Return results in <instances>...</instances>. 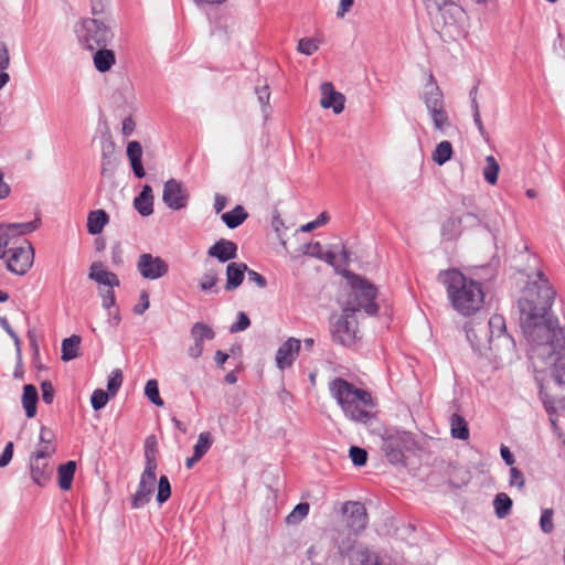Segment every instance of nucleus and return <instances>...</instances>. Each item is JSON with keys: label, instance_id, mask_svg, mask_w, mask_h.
<instances>
[{"label": "nucleus", "instance_id": "3", "mask_svg": "<svg viewBox=\"0 0 565 565\" xmlns=\"http://www.w3.org/2000/svg\"><path fill=\"white\" fill-rule=\"evenodd\" d=\"M329 388L347 418L362 424H366L373 418V413L367 409L374 407L370 392L358 388L342 377L332 380Z\"/></svg>", "mask_w": 565, "mask_h": 565}, {"label": "nucleus", "instance_id": "56", "mask_svg": "<svg viewBox=\"0 0 565 565\" xmlns=\"http://www.w3.org/2000/svg\"><path fill=\"white\" fill-rule=\"evenodd\" d=\"M510 486L518 487L519 489H523L525 484V479L523 472L515 467H511L510 469Z\"/></svg>", "mask_w": 565, "mask_h": 565}, {"label": "nucleus", "instance_id": "12", "mask_svg": "<svg viewBox=\"0 0 565 565\" xmlns=\"http://www.w3.org/2000/svg\"><path fill=\"white\" fill-rule=\"evenodd\" d=\"M190 194L183 183L177 179H169L163 184L162 201L173 211H179L188 205Z\"/></svg>", "mask_w": 565, "mask_h": 565}, {"label": "nucleus", "instance_id": "1", "mask_svg": "<svg viewBox=\"0 0 565 565\" xmlns=\"http://www.w3.org/2000/svg\"><path fill=\"white\" fill-rule=\"evenodd\" d=\"M520 326L533 355L552 361L565 355V331L552 313L521 316Z\"/></svg>", "mask_w": 565, "mask_h": 565}, {"label": "nucleus", "instance_id": "54", "mask_svg": "<svg viewBox=\"0 0 565 565\" xmlns=\"http://www.w3.org/2000/svg\"><path fill=\"white\" fill-rule=\"evenodd\" d=\"M302 252L305 255L312 256L318 259L324 258L322 245L319 242H310L303 245Z\"/></svg>", "mask_w": 565, "mask_h": 565}, {"label": "nucleus", "instance_id": "30", "mask_svg": "<svg viewBox=\"0 0 565 565\" xmlns=\"http://www.w3.org/2000/svg\"><path fill=\"white\" fill-rule=\"evenodd\" d=\"M40 218H35L30 222L10 223L1 226L2 230L7 233V236H9L12 239L15 236H21L34 232L40 226Z\"/></svg>", "mask_w": 565, "mask_h": 565}, {"label": "nucleus", "instance_id": "40", "mask_svg": "<svg viewBox=\"0 0 565 565\" xmlns=\"http://www.w3.org/2000/svg\"><path fill=\"white\" fill-rule=\"evenodd\" d=\"M145 395L156 406H163L164 402L159 393V384L157 380H148L145 386Z\"/></svg>", "mask_w": 565, "mask_h": 565}, {"label": "nucleus", "instance_id": "50", "mask_svg": "<svg viewBox=\"0 0 565 565\" xmlns=\"http://www.w3.org/2000/svg\"><path fill=\"white\" fill-rule=\"evenodd\" d=\"M540 526L541 530L550 534L554 530V523H553V510L552 509H544L541 514L540 519Z\"/></svg>", "mask_w": 565, "mask_h": 565}, {"label": "nucleus", "instance_id": "35", "mask_svg": "<svg viewBox=\"0 0 565 565\" xmlns=\"http://www.w3.org/2000/svg\"><path fill=\"white\" fill-rule=\"evenodd\" d=\"M461 222L460 217L450 216L448 217L441 225L440 234L444 239L451 241L460 235L461 232Z\"/></svg>", "mask_w": 565, "mask_h": 565}, {"label": "nucleus", "instance_id": "55", "mask_svg": "<svg viewBox=\"0 0 565 565\" xmlns=\"http://www.w3.org/2000/svg\"><path fill=\"white\" fill-rule=\"evenodd\" d=\"M545 408L550 415L562 412L565 413V397L552 398L551 401L544 402Z\"/></svg>", "mask_w": 565, "mask_h": 565}, {"label": "nucleus", "instance_id": "63", "mask_svg": "<svg viewBox=\"0 0 565 565\" xmlns=\"http://www.w3.org/2000/svg\"><path fill=\"white\" fill-rule=\"evenodd\" d=\"M247 273V276H248V280L252 281V282H255L259 288H265L267 286V280L266 278L260 275L259 273L253 270V269H249L246 270Z\"/></svg>", "mask_w": 565, "mask_h": 565}, {"label": "nucleus", "instance_id": "62", "mask_svg": "<svg viewBox=\"0 0 565 565\" xmlns=\"http://www.w3.org/2000/svg\"><path fill=\"white\" fill-rule=\"evenodd\" d=\"M471 110H472L473 122L477 126L481 137L484 140H488V132H487V130H486V128L483 126V122H482V119H481V116H480V109L476 108V109H471Z\"/></svg>", "mask_w": 565, "mask_h": 565}, {"label": "nucleus", "instance_id": "23", "mask_svg": "<svg viewBox=\"0 0 565 565\" xmlns=\"http://www.w3.org/2000/svg\"><path fill=\"white\" fill-rule=\"evenodd\" d=\"M88 278L95 280L99 285L108 286L109 288L118 287L120 285L117 275L104 269L102 263L92 264Z\"/></svg>", "mask_w": 565, "mask_h": 565}, {"label": "nucleus", "instance_id": "51", "mask_svg": "<svg viewBox=\"0 0 565 565\" xmlns=\"http://www.w3.org/2000/svg\"><path fill=\"white\" fill-rule=\"evenodd\" d=\"M56 451V447L53 444H41L39 443V446L35 451H33L30 456L41 458V459H49L54 455Z\"/></svg>", "mask_w": 565, "mask_h": 565}, {"label": "nucleus", "instance_id": "11", "mask_svg": "<svg viewBox=\"0 0 565 565\" xmlns=\"http://www.w3.org/2000/svg\"><path fill=\"white\" fill-rule=\"evenodd\" d=\"M136 266L141 277L149 280L160 279L169 273L168 263L160 256L150 253L141 254Z\"/></svg>", "mask_w": 565, "mask_h": 565}, {"label": "nucleus", "instance_id": "60", "mask_svg": "<svg viewBox=\"0 0 565 565\" xmlns=\"http://www.w3.org/2000/svg\"><path fill=\"white\" fill-rule=\"evenodd\" d=\"M149 295L146 290H142L140 294L139 302L134 307V312L136 315H142L149 308Z\"/></svg>", "mask_w": 565, "mask_h": 565}, {"label": "nucleus", "instance_id": "25", "mask_svg": "<svg viewBox=\"0 0 565 565\" xmlns=\"http://www.w3.org/2000/svg\"><path fill=\"white\" fill-rule=\"evenodd\" d=\"M134 207L141 216H149L153 213V194L149 184H145L140 193L134 199Z\"/></svg>", "mask_w": 565, "mask_h": 565}, {"label": "nucleus", "instance_id": "28", "mask_svg": "<svg viewBox=\"0 0 565 565\" xmlns=\"http://www.w3.org/2000/svg\"><path fill=\"white\" fill-rule=\"evenodd\" d=\"M39 401L38 390L33 384H25L22 393V406L28 418L36 415V403Z\"/></svg>", "mask_w": 565, "mask_h": 565}, {"label": "nucleus", "instance_id": "13", "mask_svg": "<svg viewBox=\"0 0 565 565\" xmlns=\"http://www.w3.org/2000/svg\"><path fill=\"white\" fill-rule=\"evenodd\" d=\"M342 512L345 524L354 536L366 527L369 518L363 503L359 501H347L342 505Z\"/></svg>", "mask_w": 565, "mask_h": 565}, {"label": "nucleus", "instance_id": "6", "mask_svg": "<svg viewBox=\"0 0 565 565\" xmlns=\"http://www.w3.org/2000/svg\"><path fill=\"white\" fill-rule=\"evenodd\" d=\"M75 33L79 44L89 51L99 46H108L114 39L109 25L98 18H85L75 25Z\"/></svg>", "mask_w": 565, "mask_h": 565}, {"label": "nucleus", "instance_id": "24", "mask_svg": "<svg viewBox=\"0 0 565 565\" xmlns=\"http://www.w3.org/2000/svg\"><path fill=\"white\" fill-rule=\"evenodd\" d=\"M127 157L130 162L134 174L138 179H142L146 175V171L142 166V146L139 141L132 140L127 145Z\"/></svg>", "mask_w": 565, "mask_h": 565}, {"label": "nucleus", "instance_id": "14", "mask_svg": "<svg viewBox=\"0 0 565 565\" xmlns=\"http://www.w3.org/2000/svg\"><path fill=\"white\" fill-rule=\"evenodd\" d=\"M356 339V321L354 315L342 310L333 330V340L342 345L350 347Z\"/></svg>", "mask_w": 565, "mask_h": 565}, {"label": "nucleus", "instance_id": "5", "mask_svg": "<svg viewBox=\"0 0 565 565\" xmlns=\"http://www.w3.org/2000/svg\"><path fill=\"white\" fill-rule=\"evenodd\" d=\"M347 277L354 298L352 301H348L344 306V311L355 315L358 311L363 310L367 316L377 315L379 306L375 302L377 296L376 286L358 274L351 273Z\"/></svg>", "mask_w": 565, "mask_h": 565}, {"label": "nucleus", "instance_id": "26", "mask_svg": "<svg viewBox=\"0 0 565 565\" xmlns=\"http://www.w3.org/2000/svg\"><path fill=\"white\" fill-rule=\"evenodd\" d=\"M93 52H95L93 56L94 65L100 73L108 72L116 63L115 52L107 49V46H99Z\"/></svg>", "mask_w": 565, "mask_h": 565}, {"label": "nucleus", "instance_id": "31", "mask_svg": "<svg viewBox=\"0 0 565 565\" xmlns=\"http://www.w3.org/2000/svg\"><path fill=\"white\" fill-rule=\"evenodd\" d=\"M75 471L76 462L74 460H68L57 467L58 487L62 490L67 491L72 488Z\"/></svg>", "mask_w": 565, "mask_h": 565}, {"label": "nucleus", "instance_id": "38", "mask_svg": "<svg viewBox=\"0 0 565 565\" xmlns=\"http://www.w3.org/2000/svg\"><path fill=\"white\" fill-rule=\"evenodd\" d=\"M157 438L154 435H150L146 438L145 441V458H146V467H150L151 469L157 470Z\"/></svg>", "mask_w": 565, "mask_h": 565}, {"label": "nucleus", "instance_id": "2", "mask_svg": "<svg viewBox=\"0 0 565 565\" xmlns=\"http://www.w3.org/2000/svg\"><path fill=\"white\" fill-rule=\"evenodd\" d=\"M438 280L445 286L447 297L458 313L470 317L481 309L484 294L479 281L456 268L441 270Z\"/></svg>", "mask_w": 565, "mask_h": 565}, {"label": "nucleus", "instance_id": "34", "mask_svg": "<svg viewBox=\"0 0 565 565\" xmlns=\"http://www.w3.org/2000/svg\"><path fill=\"white\" fill-rule=\"evenodd\" d=\"M190 332L194 343L203 347L204 340H212L215 337L214 330L204 322H195Z\"/></svg>", "mask_w": 565, "mask_h": 565}, {"label": "nucleus", "instance_id": "61", "mask_svg": "<svg viewBox=\"0 0 565 565\" xmlns=\"http://www.w3.org/2000/svg\"><path fill=\"white\" fill-rule=\"evenodd\" d=\"M359 561L361 565H382L379 556L367 551L360 553Z\"/></svg>", "mask_w": 565, "mask_h": 565}, {"label": "nucleus", "instance_id": "52", "mask_svg": "<svg viewBox=\"0 0 565 565\" xmlns=\"http://www.w3.org/2000/svg\"><path fill=\"white\" fill-rule=\"evenodd\" d=\"M249 326H250V320H249L248 316L245 312L239 311L236 316V322L230 327V332L237 333V332L246 330Z\"/></svg>", "mask_w": 565, "mask_h": 565}, {"label": "nucleus", "instance_id": "20", "mask_svg": "<svg viewBox=\"0 0 565 565\" xmlns=\"http://www.w3.org/2000/svg\"><path fill=\"white\" fill-rule=\"evenodd\" d=\"M29 469L32 481L39 487H45L51 480L53 467L49 459L30 456Z\"/></svg>", "mask_w": 565, "mask_h": 565}, {"label": "nucleus", "instance_id": "8", "mask_svg": "<svg viewBox=\"0 0 565 565\" xmlns=\"http://www.w3.org/2000/svg\"><path fill=\"white\" fill-rule=\"evenodd\" d=\"M422 99L433 119L435 129L444 131L448 125V115L445 110L444 94L431 73L428 76Z\"/></svg>", "mask_w": 565, "mask_h": 565}, {"label": "nucleus", "instance_id": "44", "mask_svg": "<svg viewBox=\"0 0 565 565\" xmlns=\"http://www.w3.org/2000/svg\"><path fill=\"white\" fill-rule=\"evenodd\" d=\"M255 94L257 95V99L262 106V110L264 114H267L270 108L269 99H270V90L267 83L264 85H256Z\"/></svg>", "mask_w": 565, "mask_h": 565}, {"label": "nucleus", "instance_id": "19", "mask_svg": "<svg viewBox=\"0 0 565 565\" xmlns=\"http://www.w3.org/2000/svg\"><path fill=\"white\" fill-rule=\"evenodd\" d=\"M119 164V153L116 151V145L109 137L102 142V169L103 177H111Z\"/></svg>", "mask_w": 565, "mask_h": 565}, {"label": "nucleus", "instance_id": "48", "mask_svg": "<svg viewBox=\"0 0 565 565\" xmlns=\"http://www.w3.org/2000/svg\"><path fill=\"white\" fill-rule=\"evenodd\" d=\"M217 281H218L217 273L213 269H210L203 274V276L200 279L199 285H200L201 290L210 291L216 285Z\"/></svg>", "mask_w": 565, "mask_h": 565}, {"label": "nucleus", "instance_id": "57", "mask_svg": "<svg viewBox=\"0 0 565 565\" xmlns=\"http://www.w3.org/2000/svg\"><path fill=\"white\" fill-rule=\"evenodd\" d=\"M42 401L46 405H51L54 401L55 390L50 381H43L41 383Z\"/></svg>", "mask_w": 565, "mask_h": 565}, {"label": "nucleus", "instance_id": "9", "mask_svg": "<svg viewBox=\"0 0 565 565\" xmlns=\"http://www.w3.org/2000/svg\"><path fill=\"white\" fill-rule=\"evenodd\" d=\"M433 4L439 12L444 25L451 29L456 35L465 32L468 20L465 9L452 0H433Z\"/></svg>", "mask_w": 565, "mask_h": 565}, {"label": "nucleus", "instance_id": "47", "mask_svg": "<svg viewBox=\"0 0 565 565\" xmlns=\"http://www.w3.org/2000/svg\"><path fill=\"white\" fill-rule=\"evenodd\" d=\"M349 456L356 467H363L367 461V451L359 446H351L349 449Z\"/></svg>", "mask_w": 565, "mask_h": 565}, {"label": "nucleus", "instance_id": "37", "mask_svg": "<svg viewBox=\"0 0 565 565\" xmlns=\"http://www.w3.org/2000/svg\"><path fill=\"white\" fill-rule=\"evenodd\" d=\"M512 504H513V502L507 493H504V492L498 493L493 500V507H494V512H495L497 516L499 519H503L507 515H509L511 512V509H512Z\"/></svg>", "mask_w": 565, "mask_h": 565}, {"label": "nucleus", "instance_id": "10", "mask_svg": "<svg viewBox=\"0 0 565 565\" xmlns=\"http://www.w3.org/2000/svg\"><path fill=\"white\" fill-rule=\"evenodd\" d=\"M9 252L7 269L19 276L25 275L34 262V249L30 241L23 239L20 246L11 247Z\"/></svg>", "mask_w": 565, "mask_h": 565}, {"label": "nucleus", "instance_id": "41", "mask_svg": "<svg viewBox=\"0 0 565 565\" xmlns=\"http://www.w3.org/2000/svg\"><path fill=\"white\" fill-rule=\"evenodd\" d=\"M213 444V438L211 433L203 431L199 435L196 444L193 447V452L199 457L203 458V456L209 451Z\"/></svg>", "mask_w": 565, "mask_h": 565}, {"label": "nucleus", "instance_id": "45", "mask_svg": "<svg viewBox=\"0 0 565 565\" xmlns=\"http://www.w3.org/2000/svg\"><path fill=\"white\" fill-rule=\"evenodd\" d=\"M124 381L122 372L119 369L113 370L108 377L107 391L111 396H115L119 391Z\"/></svg>", "mask_w": 565, "mask_h": 565}, {"label": "nucleus", "instance_id": "39", "mask_svg": "<svg viewBox=\"0 0 565 565\" xmlns=\"http://www.w3.org/2000/svg\"><path fill=\"white\" fill-rule=\"evenodd\" d=\"M500 171V166L493 156H488L486 158V167L483 168V178L484 180L493 185L498 181V175Z\"/></svg>", "mask_w": 565, "mask_h": 565}, {"label": "nucleus", "instance_id": "53", "mask_svg": "<svg viewBox=\"0 0 565 565\" xmlns=\"http://www.w3.org/2000/svg\"><path fill=\"white\" fill-rule=\"evenodd\" d=\"M298 51L305 55H312L319 46L313 39L303 38L298 42Z\"/></svg>", "mask_w": 565, "mask_h": 565}, {"label": "nucleus", "instance_id": "36", "mask_svg": "<svg viewBox=\"0 0 565 565\" xmlns=\"http://www.w3.org/2000/svg\"><path fill=\"white\" fill-rule=\"evenodd\" d=\"M452 152L451 142L443 140L436 146L435 151L433 152V160L438 166H443L451 159Z\"/></svg>", "mask_w": 565, "mask_h": 565}, {"label": "nucleus", "instance_id": "43", "mask_svg": "<svg viewBox=\"0 0 565 565\" xmlns=\"http://www.w3.org/2000/svg\"><path fill=\"white\" fill-rule=\"evenodd\" d=\"M171 497V484L167 476L162 475L158 481L157 501L162 504Z\"/></svg>", "mask_w": 565, "mask_h": 565}, {"label": "nucleus", "instance_id": "32", "mask_svg": "<svg viewBox=\"0 0 565 565\" xmlns=\"http://www.w3.org/2000/svg\"><path fill=\"white\" fill-rule=\"evenodd\" d=\"M248 217V213L244 209L243 205H236L233 210L225 212L221 215L222 221L225 225L231 228H237L242 225Z\"/></svg>", "mask_w": 565, "mask_h": 565}, {"label": "nucleus", "instance_id": "58", "mask_svg": "<svg viewBox=\"0 0 565 565\" xmlns=\"http://www.w3.org/2000/svg\"><path fill=\"white\" fill-rule=\"evenodd\" d=\"M329 214L327 212H322L316 220L302 225L300 227L301 232H310L319 226L324 225L329 221Z\"/></svg>", "mask_w": 565, "mask_h": 565}, {"label": "nucleus", "instance_id": "49", "mask_svg": "<svg viewBox=\"0 0 565 565\" xmlns=\"http://www.w3.org/2000/svg\"><path fill=\"white\" fill-rule=\"evenodd\" d=\"M559 359L551 360V363L554 364L552 376L558 386L565 387V363H559Z\"/></svg>", "mask_w": 565, "mask_h": 565}, {"label": "nucleus", "instance_id": "7", "mask_svg": "<svg viewBox=\"0 0 565 565\" xmlns=\"http://www.w3.org/2000/svg\"><path fill=\"white\" fill-rule=\"evenodd\" d=\"M415 447L416 440L409 431L396 430L394 433H387L383 437L382 450L387 461L395 466H405V452L413 451Z\"/></svg>", "mask_w": 565, "mask_h": 565}, {"label": "nucleus", "instance_id": "42", "mask_svg": "<svg viewBox=\"0 0 565 565\" xmlns=\"http://www.w3.org/2000/svg\"><path fill=\"white\" fill-rule=\"evenodd\" d=\"M309 513V503L300 502L298 503L294 510L286 518L287 523L296 524L299 523L303 518H306Z\"/></svg>", "mask_w": 565, "mask_h": 565}, {"label": "nucleus", "instance_id": "59", "mask_svg": "<svg viewBox=\"0 0 565 565\" xmlns=\"http://www.w3.org/2000/svg\"><path fill=\"white\" fill-rule=\"evenodd\" d=\"M14 445L12 441L7 443L2 454L0 455V468H3L10 463L13 457Z\"/></svg>", "mask_w": 565, "mask_h": 565}, {"label": "nucleus", "instance_id": "46", "mask_svg": "<svg viewBox=\"0 0 565 565\" xmlns=\"http://www.w3.org/2000/svg\"><path fill=\"white\" fill-rule=\"evenodd\" d=\"M111 395L102 388H97L90 396V404L95 411H99L106 406Z\"/></svg>", "mask_w": 565, "mask_h": 565}, {"label": "nucleus", "instance_id": "17", "mask_svg": "<svg viewBox=\"0 0 565 565\" xmlns=\"http://www.w3.org/2000/svg\"><path fill=\"white\" fill-rule=\"evenodd\" d=\"M301 341L296 338L286 340L276 352V365L280 370L290 367L299 354Z\"/></svg>", "mask_w": 565, "mask_h": 565}, {"label": "nucleus", "instance_id": "22", "mask_svg": "<svg viewBox=\"0 0 565 565\" xmlns=\"http://www.w3.org/2000/svg\"><path fill=\"white\" fill-rule=\"evenodd\" d=\"M246 270H248V267L245 263H230L226 266L225 289L227 291L237 289L243 284Z\"/></svg>", "mask_w": 565, "mask_h": 565}, {"label": "nucleus", "instance_id": "21", "mask_svg": "<svg viewBox=\"0 0 565 565\" xmlns=\"http://www.w3.org/2000/svg\"><path fill=\"white\" fill-rule=\"evenodd\" d=\"M210 257H215L220 263H226L237 257V244L226 238H220L207 249Z\"/></svg>", "mask_w": 565, "mask_h": 565}, {"label": "nucleus", "instance_id": "16", "mask_svg": "<svg viewBox=\"0 0 565 565\" xmlns=\"http://www.w3.org/2000/svg\"><path fill=\"white\" fill-rule=\"evenodd\" d=\"M488 328L490 349L497 347V344H494V340L503 342L507 347H510L512 350L515 349L514 339L507 333L505 319L503 318V316H491L488 321Z\"/></svg>", "mask_w": 565, "mask_h": 565}, {"label": "nucleus", "instance_id": "29", "mask_svg": "<svg viewBox=\"0 0 565 565\" xmlns=\"http://www.w3.org/2000/svg\"><path fill=\"white\" fill-rule=\"evenodd\" d=\"M451 437L459 440H468L470 433L468 422L458 413H454L449 417Z\"/></svg>", "mask_w": 565, "mask_h": 565}, {"label": "nucleus", "instance_id": "4", "mask_svg": "<svg viewBox=\"0 0 565 565\" xmlns=\"http://www.w3.org/2000/svg\"><path fill=\"white\" fill-rule=\"evenodd\" d=\"M555 296L556 291L543 271L539 270L529 276L522 296L518 301L520 317L552 313L551 308Z\"/></svg>", "mask_w": 565, "mask_h": 565}, {"label": "nucleus", "instance_id": "18", "mask_svg": "<svg viewBox=\"0 0 565 565\" xmlns=\"http://www.w3.org/2000/svg\"><path fill=\"white\" fill-rule=\"evenodd\" d=\"M320 105L324 109L332 108L334 114H340L344 109L345 96L337 92L331 82H324L320 86Z\"/></svg>", "mask_w": 565, "mask_h": 565}, {"label": "nucleus", "instance_id": "33", "mask_svg": "<svg viewBox=\"0 0 565 565\" xmlns=\"http://www.w3.org/2000/svg\"><path fill=\"white\" fill-rule=\"evenodd\" d=\"M81 337L72 334L62 341V360L68 362L78 356Z\"/></svg>", "mask_w": 565, "mask_h": 565}, {"label": "nucleus", "instance_id": "27", "mask_svg": "<svg viewBox=\"0 0 565 565\" xmlns=\"http://www.w3.org/2000/svg\"><path fill=\"white\" fill-rule=\"evenodd\" d=\"M109 216L105 210H94L87 215V232L90 235H98L103 232L104 227L108 224Z\"/></svg>", "mask_w": 565, "mask_h": 565}, {"label": "nucleus", "instance_id": "15", "mask_svg": "<svg viewBox=\"0 0 565 565\" xmlns=\"http://www.w3.org/2000/svg\"><path fill=\"white\" fill-rule=\"evenodd\" d=\"M156 482V470L150 467H145L138 489L132 497L131 505L134 509H139L150 501L151 494L154 491Z\"/></svg>", "mask_w": 565, "mask_h": 565}, {"label": "nucleus", "instance_id": "64", "mask_svg": "<svg viewBox=\"0 0 565 565\" xmlns=\"http://www.w3.org/2000/svg\"><path fill=\"white\" fill-rule=\"evenodd\" d=\"M338 548L341 554H347L350 551L353 550L355 544V539L351 537V535H348L347 540H343L342 542H339L337 540Z\"/></svg>", "mask_w": 565, "mask_h": 565}]
</instances>
